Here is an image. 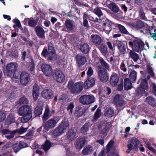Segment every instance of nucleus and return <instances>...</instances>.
Returning <instances> with one entry per match:
<instances>
[{"instance_id":"1","label":"nucleus","mask_w":156,"mask_h":156,"mask_svg":"<svg viewBox=\"0 0 156 156\" xmlns=\"http://www.w3.org/2000/svg\"><path fill=\"white\" fill-rule=\"evenodd\" d=\"M18 114L20 116H23L21 119L22 122H27L32 116L31 107L27 105L21 107L19 109Z\"/></svg>"},{"instance_id":"2","label":"nucleus","mask_w":156,"mask_h":156,"mask_svg":"<svg viewBox=\"0 0 156 156\" xmlns=\"http://www.w3.org/2000/svg\"><path fill=\"white\" fill-rule=\"evenodd\" d=\"M129 44L132 47L133 50L136 52H139L144 50V44L140 39H135L133 42L129 41Z\"/></svg>"},{"instance_id":"3","label":"nucleus","mask_w":156,"mask_h":156,"mask_svg":"<svg viewBox=\"0 0 156 156\" xmlns=\"http://www.w3.org/2000/svg\"><path fill=\"white\" fill-rule=\"evenodd\" d=\"M69 124L68 122L63 121L58 127L56 128L53 133V135L55 136L61 135L65 132L69 128Z\"/></svg>"},{"instance_id":"4","label":"nucleus","mask_w":156,"mask_h":156,"mask_svg":"<svg viewBox=\"0 0 156 156\" xmlns=\"http://www.w3.org/2000/svg\"><path fill=\"white\" fill-rule=\"evenodd\" d=\"M17 64L15 63H10L8 64L6 69L4 71L5 75L8 76H11L17 69Z\"/></svg>"},{"instance_id":"5","label":"nucleus","mask_w":156,"mask_h":156,"mask_svg":"<svg viewBox=\"0 0 156 156\" xmlns=\"http://www.w3.org/2000/svg\"><path fill=\"white\" fill-rule=\"evenodd\" d=\"M149 75L147 76V79L145 80H142L141 81L140 86L137 89V91L139 94H143L146 92L148 88L147 83L146 80H148L150 78Z\"/></svg>"},{"instance_id":"6","label":"nucleus","mask_w":156,"mask_h":156,"mask_svg":"<svg viewBox=\"0 0 156 156\" xmlns=\"http://www.w3.org/2000/svg\"><path fill=\"white\" fill-rule=\"evenodd\" d=\"M102 69V65H98L97 66V69L98 71V76L101 80L103 82H105L108 80V77L106 72Z\"/></svg>"},{"instance_id":"7","label":"nucleus","mask_w":156,"mask_h":156,"mask_svg":"<svg viewBox=\"0 0 156 156\" xmlns=\"http://www.w3.org/2000/svg\"><path fill=\"white\" fill-rule=\"evenodd\" d=\"M53 77L57 82L61 83L65 80V76L62 71L59 70H55L53 73Z\"/></svg>"},{"instance_id":"8","label":"nucleus","mask_w":156,"mask_h":156,"mask_svg":"<svg viewBox=\"0 0 156 156\" xmlns=\"http://www.w3.org/2000/svg\"><path fill=\"white\" fill-rule=\"evenodd\" d=\"M94 98L91 95H84L81 96L80 98V102L83 105H89L94 101Z\"/></svg>"},{"instance_id":"9","label":"nucleus","mask_w":156,"mask_h":156,"mask_svg":"<svg viewBox=\"0 0 156 156\" xmlns=\"http://www.w3.org/2000/svg\"><path fill=\"white\" fill-rule=\"evenodd\" d=\"M20 81L22 84L26 85L28 82L30 76L29 74L25 72H22L20 74Z\"/></svg>"},{"instance_id":"10","label":"nucleus","mask_w":156,"mask_h":156,"mask_svg":"<svg viewBox=\"0 0 156 156\" xmlns=\"http://www.w3.org/2000/svg\"><path fill=\"white\" fill-rule=\"evenodd\" d=\"M138 140L135 138L132 139L129 142L127 145L128 149L126 151V152L128 153H129L130 151L132 150L135 149L136 148L137 146V142Z\"/></svg>"},{"instance_id":"11","label":"nucleus","mask_w":156,"mask_h":156,"mask_svg":"<svg viewBox=\"0 0 156 156\" xmlns=\"http://www.w3.org/2000/svg\"><path fill=\"white\" fill-rule=\"evenodd\" d=\"M83 83L81 82L75 83L72 88V92L75 94L80 93L83 89Z\"/></svg>"},{"instance_id":"12","label":"nucleus","mask_w":156,"mask_h":156,"mask_svg":"<svg viewBox=\"0 0 156 156\" xmlns=\"http://www.w3.org/2000/svg\"><path fill=\"white\" fill-rule=\"evenodd\" d=\"M76 58L77 62L79 66L83 65L86 61V58L83 55L78 54Z\"/></svg>"},{"instance_id":"13","label":"nucleus","mask_w":156,"mask_h":156,"mask_svg":"<svg viewBox=\"0 0 156 156\" xmlns=\"http://www.w3.org/2000/svg\"><path fill=\"white\" fill-rule=\"evenodd\" d=\"M95 80L94 78L90 77L86 80L84 83L85 87L87 89L92 87L94 84Z\"/></svg>"},{"instance_id":"14","label":"nucleus","mask_w":156,"mask_h":156,"mask_svg":"<svg viewBox=\"0 0 156 156\" xmlns=\"http://www.w3.org/2000/svg\"><path fill=\"white\" fill-rule=\"evenodd\" d=\"M119 77L116 73H113L111 76L110 81L111 85L113 86H115L119 81Z\"/></svg>"},{"instance_id":"15","label":"nucleus","mask_w":156,"mask_h":156,"mask_svg":"<svg viewBox=\"0 0 156 156\" xmlns=\"http://www.w3.org/2000/svg\"><path fill=\"white\" fill-rule=\"evenodd\" d=\"M35 31L37 35L40 37L43 38L44 37L45 31L40 26H37L35 28Z\"/></svg>"},{"instance_id":"16","label":"nucleus","mask_w":156,"mask_h":156,"mask_svg":"<svg viewBox=\"0 0 156 156\" xmlns=\"http://www.w3.org/2000/svg\"><path fill=\"white\" fill-rule=\"evenodd\" d=\"M65 25L68 31L71 32L74 29L72 22L69 20H67L65 23Z\"/></svg>"},{"instance_id":"17","label":"nucleus","mask_w":156,"mask_h":156,"mask_svg":"<svg viewBox=\"0 0 156 156\" xmlns=\"http://www.w3.org/2000/svg\"><path fill=\"white\" fill-rule=\"evenodd\" d=\"M80 50L85 53H87L89 52L90 49L88 44L85 43H82L80 47Z\"/></svg>"},{"instance_id":"18","label":"nucleus","mask_w":156,"mask_h":156,"mask_svg":"<svg viewBox=\"0 0 156 156\" xmlns=\"http://www.w3.org/2000/svg\"><path fill=\"white\" fill-rule=\"evenodd\" d=\"M85 142V140L84 138L80 139L76 142L75 146L77 149H80L84 146Z\"/></svg>"},{"instance_id":"19","label":"nucleus","mask_w":156,"mask_h":156,"mask_svg":"<svg viewBox=\"0 0 156 156\" xmlns=\"http://www.w3.org/2000/svg\"><path fill=\"white\" fill-rule=\"evenodd\" d=\"M49 60H53L56 58L55 51L54 48L49 46Z\"/></svg>"},{"instance_id":"20","label":"nucleus","mask_w":156,"mask_h":156,"mask_svg":"<svg viewBox=\"0 0 156 156\" xmlns=\"http://www.w3.org/2000/svg\"><path fill=\"white\" fill-rule=\"evenodd\" d=\"M129 52V55L134 62L136 61L139 58V55L136 53L134 51L128 49Z\"/></svg>"},{"instance_id":"21","label":"nucleus","mask_w":156,"mask_h":156,"mask_svg":"<svg viewBox=\"0 0 156 156\" xmlns=\"http://www.w3.org/2000/svg\"><path fill=\"white\" fill-rule=\"evenodd\" d=\"M132 87V84L129 78H126L124 80V89L126 90H128L131 89Z\"/></svg>"},{"instance_id":"22","label":"nucleus","mask_w":156,"mask_h":156,"mask_svg":"<svg viewBox=\"0 0 156 156\" xmlns=\"http://www.w3.org/2000/svg\"><path fill=\"white\" fill-rule=\"evenodd\" d=\"M15 122V117L13 115L12 113H11L9 114L8 117L6 119L5 121V124L7 125H9Z\"/></svg>"},{"instance_id":"23","label":"nucleus","mask_w":156,"mask_h":156,"mask_svg":"<svg viewBox=\"0 0 156 156\" xmlns=\"http://www.w3.org/2000/svg\"><path fill=\"white\" fill-rule=\"evenodd\" d=\"M92 39L94 43L98 45L99 44L101 41V37L97 35H91Z\"/></svg>"},{"instance_id":"24","label":"nucleus","mask_w":156,"mask_h":156,"mask_svg":"<svg viewBox=\"0 0 156 156\" xmlns=\"http://www.w3.org/2000/svg\"><path fill=\"white\" fill-rule=\"evenodd\" d=\"M92 151V148L90 146H86L82 151V154L83 155H86L90 154Z\"/></svg>"},{"instance_id":"25","label":"nucleus","mask_w":156,"mask_h":156,"mask_svg":"<svg viewBox=\"0 0 156 156\" xmlns=\"http://www.w3.org/2000/svg\"><path fill=\"white\" fill-rule=\"evenodd\" d=\"M76 135V133L73 130L70 129L68 132L67 137L69 140H72L75 139Z\"/></svg>"},{"instance_id":"26","label":"nucleus","mask_w":156,"mask_h":156,"mask_svg":"<svg viewBox=\"0 0 156 156\" xmlns=\"http://www.w3.org/2000/svg\"><path fill=\"white\" fill-rule=\"evenodd\" d=\"M109 8L115 12H117L119 11V8L117 5L115 3L112 2L108 6Z\"/></svg>"},{"instance_id":"27","label":"nucleus","mask_w":156,"mask_h":156,"mask_svg":"<svg viewBox=\"0 0 156 156\" xmlns=\"http://www.w3.org/2000/svg\"><path fill=\"white\" fill-rule=\"evenodd\" d=\"M92 17L86 14H84L83 16V24L85 27H87L88 26V19L91 20Z\"/></svg>"},{"instance_id":"28","label":"nucleus","mask_w":156,"mask_h":156,"mask_svg":"<svg viewBox=\"0 0 156 156\" xmlns=\"http://www.w3.org/2000/svg\"><path fill=\"white\" fill-rule=\"evenodd\" d=\"M129 78L131 81L133 82H134L136 79L137 77V73L134 71H132L129 74Z\"/></svg>"},{"instance_id":"29","label":"nucleus","mask_w":156,"mask_h":156,"mask_svg":"<svg viewBox=\"0 0 156 156\" xmlns=\"http://www.w3.org/2000/svg\"><path fill=\"white\" fill-rule=\"evenodd\" d=\"M118 27L121 33L125 34H129V33L123 26L121 24H118Z\"/></svg>"},{"instance_id":"30","label":"nucleus","mask_w":156,"mask_h":156,"mask_svg":"<svg viewBox=\"0 0 156 156\" xmlns=\"http://www.w3.org/2000/svg\"><path fill=\"white\" fill-rule=\"evenodd\" d=\"M114 114V110L112 108H111L106 110L105 113V115L107 116L112 117L113 116Z\"/></svg>"},{"instance_id":"31","label":"nucleus","mask_w":156,"mask_h":156,"mask_svg":"<svg viewBox=\"0 0 156 156\" xmlns=\"http://www.w3.org/2000/svg\"><path fill=\"white\" fill-rule=\"evenodd\" d=\"M41 67L42 71L44 73L46 76H48L49 75L48 73L49 67L48 66L45 64H44L42 65Z\"/></svg>"},{"instance_id":"32","label":"nucleus","mask_w":156,"mask_h":156,"mask_svg":"<svg viewBox=\"0 0 156 156\" xmlns=\"http://www.w3.org/2000/svg\"><path fill=\"white\" fill-rule=\"evenodd\" d=\"M42 148L45 153H47L49 149V140H47L45 143L42 146Z\"/></svg>"},{"instance_id":"33","label":"nucleus","mask_w":156,"mask_h":156,"mask_svg":"<svg viewBox=\"0 0 156 156\" xmlns=\"http://www.w3.org/2000/svg\"><path fill=\"white\" fill-rule=\"evenodd\" d=\"M55 118L51 119L49 120V128L55 127L58 122V120L55 119Z\"/></svg>"},{"instance_id":"34","label":"nucleus","mask_w":156,"mask_h":156,"mask_svg":"<svg viewBox=\"0 0 156 156\" xmlns=\"http://www.w3.org/2000/svg\"><path fill=\"white\" fill-rule=\"evenodd\" d=\"M49 118V109L47 108L44 114L43 118V120L44 122L45 121Z\"/></svg>"},{"instance_id":"35","label":"nucleus","mask_w":156,"mask_h":156,"mask_svg":"<svg viewBox=\"0 0 156 156\" xmlns=\"http://www.w3.org/2000/svg\"><path fill=\"white\" fill-rule=\"evenodd\" d=\"M42 112V108L41 107L37 106L34 111V113L36 115H38L41 114Z\"/></svg>"},{"instance_id":"36","label":"nucleus","mask_w":156,"mask_h":156,"mask_svg":"<svg viewBox=\"0 0 156 156\" xmlns=\"http://www.w3.org/2000/svg\"><path fill=\"white\" fill-rule=\"evenodd\" d=\"M144 26V22H142L140 20L138 21L136 23V25L134 26L136 28H142Z\"/></svg>"},{"instance_id":"37","label":"nucleus","mask_w":156,"mask_h":156,"mask_svg":"<svg viewBox=\"0 0 156 156\" xmlns=\"http://www.w3.org/2000/svg\"><path fill=\"white\" fill-rule=\"evenodd\" d=\"M99 49L101 52L104 55H106L107 52V47L103 45H101L99 48Z\"/></svg>"},{"instance_id":"38","label":"nucleus","mask_w":156,"mask_h":156,"mask_svg":"<svg viewBox=\"0 0 156 156\" xmlns=\"http://www.w3.org/2000/svg\"><path fill=\"white\" fill-rule=\"evenodd\" d=\"M101 115V111L100 109H97L94 116V119H97L99 118Z\"/></svg>"},{"instance_id":"39","label":"nucleus","mask_w":156,"mask_h":156,"mask_svg":"<svg viewBox=\"0 0 156 156\" xmlns=\"http://www.w3.org/2000/svg\"><path fill=\"white\" fill-rule=\"evenodd\" d=\"M18 102L20 104H27L28 103V101L25 97H23L20 99Z\"/></svg>"},{"instance_id":"40","label":"nucleus","mask_w":156,"mask_h":156,"mask_svg":"<svg viewBox=\"0 0 156 156\" xmlns=\"http://www.w3.org/2000/svg\"><path fill=\"white\" fill-rule=\"evenodd\" d=\"M42 97L45 98H47L49 96V92L48 89L44 90L41 93Z\"/></svg>"},{"instance_id":"41","label":"nucleus","mask_w":156,"mask_h":156,"mask_svg":"<svg viewBox=\"0 0 156 156\" xmlns=\"http://www.w3.org/2000/svg\"><path fill=\"white\" fill-rule=\"evenodd\" d=\"M147 69L148 73L151 76L153 77L154 76V74L152 67L148 65L147 66Z\"/></svg>"},{"instance_id":"42","label":"nucleus","mask_w":156,"mask_h":156,"mask_svg":"<svg viewBox=\"0 0 156 156\" xmlns=\"http://www.w3.org/2000/svg\"><path fill=\"white\" fill-rule=\"evenodd\" d=\"M37 22L35 20H31L28 22L29 25L31 27H34L37 24Z\"/></svg>"},{"instance_id":"43","label":"nucleus","mask_w":156,"mask_h":156,"mask_svg":"<svg viewBox=\"0 0 156 156\" xmlns=\"http://www.w3.org/2000/svg\"><path fill=\"white\" fill-rule=\"evenodd\" d=\"M12 148L14 152L16 153L21 149L20 147L18 144H16L13 145Z\"/></svg>"},{"instance_id":"44","label":"nucleus","mask_w":156,"mask_h":156,"mask_svg":"<svg viewBox=\"0 0 156 156\" xmlns=\"http://www.w3.org/2000/svg\"><path fill=\"white\" fill-rule=\"evenodd\" d=\"M120 99L121 97L120 96L119 94H117L115 96L114 101L117 104H119L121 101Z\"/></svg>"},{"instance_id":"45","label":"nucleus","mask_w":156,"mask_h":156,"mask_svg":"<svg viewBox=\"0 0 156 156\" xmlns=\"http://www.w3.org/2000/svg\"><path fill=\"white\" fill-rule=\"evenodd\" d=\"M94 13L98 16H100L102 15V13L100 9L96 8L94 10Z\"/></svg>"},{"instance_id":"46","label":"nucleus","mask_w":156,"mask_h":156,"mask_svg":"<svg viewBox=\"0 0 156 156\" xmlns=\"http://www.w3.org/2000/svg\"><path fill=\"white\" fill-rule=\"evenodd\" d=\"M74 107V105L73 103H70L67 107V110L69 111V114H71L73 113V109Z\"/></svg>"},{"instance_id":"47","label":"nucleus","mask_w":156,"mask_h":156,"mask_svg":"<svg viewBox=\"0 0 156 156\" xmlns=\"http://www.w3.org/2000/svg\"><path fill=\"white\" fill-rule=\"evenodd\" d=\"M92 53L93 57L94 58L95 61H96L97 60H98V55L96 50V49L93 50Z\"/></svg>"},{"instance_id":"48","label":"nucleus","mask_w":156,"mask_h":156,"mask_svg":"<svg viewBox=\"0 0 156 156\" xmlns=\"http://www.w3.org/2000/svg\"><path fill=\"white\" fill-rule=\"evenodd\" d=\"M6 118V115L4 112L0 111V122L3 121Z\"/></svg>"},{"instance_id":"49","label":"nucleus","mask_w":156,"mask_h":156,"mask_svg":"<svg viewBox=\"0 0 156 156\" xmlns=\"http://www.w3.org/2000/svg\"><path fill=\"white\" fill-rule=\"evenodd\" d=\"M28 129L27 128H24L22 127H21L20 128L16 131V132L17 131L18 133L20 134H22L25 133L27 131Z\"/></svg>"},{"instance_id":"50","label":"nucleus","mask_w":156,"mask_h":156,"mask_svg":"<svg viewBox=\"0 0 156 156\" xmlns=\"http://www.w3.org/2000/svg\"><path fill=\"white\" fill-rule=\"evenodd\" d=\"M100 62L102 65L105 68L108 69L109 68L108 65L102 59H101Z\"/></svg>"},{"instance_id":"51","label":"nucleus","mask_w":156,"mask_h":156,"mask_svg":"<svg viewBox=\"0 0 156 156\" xmlns=\"http://www.w3.org/2000/svg\"><path fill=\"white\" fill-rule=\"evenodd\" d=\"M16 133V131L14 130L11 132V133H9L10 135H7L5 136L7 139H10L12 138L14 136V134Z\"/></svg>"},{"instance_id":"52","label":"nucleus","mask_w":156,"mask_h":156,"mask_svg":"<svg viewBox=\"0 0 156 156\" xmlns=\"http://www.w3.org/2000/svg\"><path fill=\"white\" fill-rule=\"evenodd\" d=\"M139 15L141 19H145V14L142 9H140L139 10Z\"/></svg>"},{"instance_id":"53","label":"nucleus","mask_w":156,"mask_h":156,"mask_svg":"<svg viewBox=\"0 0 156 156\" xmlns=\"http://www.w3.org/2000/svg\"><path fill=\"white\" fill-rule=\"evenodd\" d=\"M93 72L94 71L92 68L90 67L88 68L87 73L88 76H90L93 75Z\"/></svg>"},{"instance_id":"54","label":"nucleus","mask_w":156,"mask_h":156,"mask_svg":"<svg viewBox=\"0 0 156 156\" xmlns=\"http://www.w3.org/2000/svg\"><path fill=\"white\" fill-rule=\"evenodd\" d=\"M119 51L122 52H124L126 50L125 48L124 45L122 43L119 44Z\"/></svg>"},{"instance_id":"55","label":"nucleus","mask_w":156,"mask_h":156,"mask_svg":"<svg viewBox=\"0 0 156 156\" xmlns=\"http://www.w3.org/2000/svg\"><path fill=\"white\" fill-rule=\"evenodd\" d=\"M11 147V143H8L5 144L2 147V150L3 151L6 150L8 148Z\"/></svg>"},{"instance_id":"56","label":"nucleus","mask_w":156,"mask_h":156,"mask_svg":"<svg viewBox=\"0 0 156 156\" xmlns=\"http://www.w3.org/2000/svg\"><path fill=\"white\" fill-rule=\"evenodd\" d=\"M13 22L15 23L16 25L19 28H20L22 27V25L20 23V21L17 19H14L13 20Z\"/></svg>"},{"instance_id":"57","label":"nucleus","mask_w":156,"mask_h":156,"mask_svg":"<svg viewBox=\"0 0 156 156\" xmlns=\"http://www.w3.org/2000/svg\"><path fill=\"white\" fill-rule=\"evenodd\" d=\"M7 97L8 98H13L14 97V94L12 92L7 91Z\"/></svg>"},{"instance_id":"58","label":"nucleus","mask_w":156,"mask_h":156,"mask_svg":"<svg viewBox=\"0 0 156 156\" xmlns=\"http://www.w3.org/2000/svg\"><path fill=\"white\" fill-rule=\"evenodd\" d=\"M18 144L20 146L21 149L22 148L26 147L27 146V145L26 143L22 141H20Z\"/></svg>"},{"instance_id":"59","label":"nucleus","mask_w":156,"mask_h":156,"mask_svg":"<svg viewBox=\"0 0 156 156\" xmlns=\"http://www.w3.org/2000/svg\"><path fill=\"white\" fill-rule=\"evenodd\" d=\"M123 80H122L121 81L119 82V84L118 89L119 90H122L123 89Z\"/></svg>"},{"instance_id":"60","label":"nucleus","mask_w":156,"mask_h":156,"mask_svg":"<svg viewBox=\"0 0 156 156\" xmlns=\"http://www.w3.org/2000/svg\"><path fill=\"white\" fill-rule=\"evenodd\" d=\"M73 82L72 81H71L69 82L68 84V88L72 90V88H73Z\"/></svg>"},{"instance_id":"61","label":"nucleus","mask_w":156,"mask_h":156,"mask_svg":"<svg viewBox=\"0 0 156 156\" xmlns=\"http://www.w3.org/2000/svg\"><path fill=\"white\" fill-rule=\"evenodd\" d=\"M33 92H39V88L37 85L35 84L34 86Z\"/></svg>"},{"instance_id":"62","label":"nucleus","mask_w":156,"mask_h":156,"mask_svg":"<svg viewBox=\"0 0 156 156\" xmlns=\"http://www.w3.org/2000/svg\"><path fill=\"white\" fill-rule=\"evenodd\" d=\"M39 95V92H33V96L35 101H36Z\"/></svg>"},{"instance_id":"63","label":"nucleus","mask_w":156,"mask_h":156,"mask_svg":"<svg viewBox=\"0 0 156 156\" xmlns=\"http://www.w3.org/2000/svg\"><path fill=\"white\" fill-rule=\"evenodd\" d=\"M41 54L43 56L46 57L48 56V52L47 49H44L42 52Z\"/></svg>"},{"instance_id":"64","label":"nucleus","mask_w":156,"mask_h":156,"mask_svg":"<svg viewBox=\"0 0 156 156\" xmlns=\"http://www.w3.org/2000/svg\"><path fill=\"white\" fill-rule=\"evenodd\" d=\"M152 87L153 91L154 94L156 95V85L155 83H153L151 85Z\"/></svg>"}]
</instances>
